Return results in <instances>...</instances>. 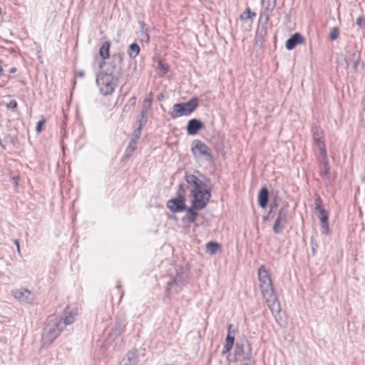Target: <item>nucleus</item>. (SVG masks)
Wrapping results in <instances>:
<instances>
[{"label": "nucleus", "instance_id": "1", "mask_svg": "<svg viewBox=\"0 0 365 365\" xmlns=\"http://www.w3.org/2000/svg\"><path fill=\"white\" fill-rule=\"evenodd\" d=\"M258 279L262 295L272 314L277 317L281 312V305L274 292L270 275L263 265L258 269Z\"/></svg>", "mask_w": 365, "mask_h": 365}, {"label": "nucleus", "instance_id": "2", "mask_svg": "<svg viewBox=\"0 0 365 365\" xmlns=\"http://www.w3.org/2000/svg\"><path fill=\"white\" fill-rule=\"evenodd\" d=\"M185 181L193 187L191 191L194 199L192 204L195 208L203 209L211 197V187L199 180L193 174L186 173L185 175Z\"/></svg>", "mask_w": 365, "mask_h": 365}, {"label": "nucleus", "instance_id": "3", "mask_svg": "<svg viewBox=\"0 0 365 365\" xmlns=\"http://www.w3.org/2000/svg\"><path fill=\"white\" fill-rule=\"evenodd\" d=\"M102 69V72L97 76L96 83L102 94L108 96L114 91L121 75V69L118 65L108 66Z\"/></svg>", "mask_w": 365, "mask_h": 365}, {"label": "nucleus", "instance_id": "4", "mask_svg": "<svg viewBox=\"0 0 365 365\" xmlns=\"http://www.w3.org/2000/svg\"><path fill=\"white\" fill-rule=\"evenodd\" d=\"M63 329L62 317L51 316L42 334V345L43 346H50L59 336Z\"/></svg>", "mask_w": 365, "mask_h": 365}, {"label": "nucleus", "instance_id": "5", "mask_svg": "<svg viewBox=\"0 0 365 365\" xmlns=\"http://www.w3.org/2000/svg\"><path fill=\"white\" fill-rule=\"evenodd\" d=\"M197 106L198 99L197 98H192L186 103L174 104L173 110L170 114L173 118L182 115H189L197 108Z\"/></svg>", "mask_w": 365, "mask_h": 365}, {"label": "nucleus", "instance_id": "6", "mask_svg": "<svg viewBox=\"0 0 365 365\" xmlns=\"http://www.w3.org/2000/svg\"><path fill=\"white\" fill-rule=\"evenodd\" d=\"M99 54L103 60L99 65L101 68H107L108 66H113L118 65L120 66L123 61V57L120 53H115L110 58V47H100Z\"/></svg>", "mask_w": 365, "mask_h": 365}, {"label": "nucleus", "instance_id": "7", "mask_svg": "<svg viewBox=\"0 0 365 365\" xmlns=\"http://www.w3.org/2000/svg\"><path fill=\"white\" fill-rule=\"evenodd\" d=\"M192 153L195 158L205 157L207 161L212 160V155L210 149L203 142L199 140H195L192 142Z\"/></svg>", "mask_w": 365, "mask_h": 365}, {"label": "nucleus", "instance_id": "8", "mask_svg": "<svg viewBox=\"0 0 365 365\" xmlns=\"http://www.w3.org/2000/svg\"><path fill=\"white\" fill-rule=\"evenodd\" d=\"M236 356L245 362H251L252 357V347L248 341H245L240 346L237 347Z\"/></svg>", "mask_w": 365, "mask_h": 365}, {"label": "nucleus", "instance_id": "9", "mask_svg": "<svg viewBox=\"0 0 365 365\" xmlns=\"http://www.w3.org/2000/svg\"><path fill=\"white\" fill-rule=\"evenodd\" d=\"M288 210L286 207H282L277 216L273 225V231L276 234L281 233L285 224L287 222Z\"/></svg>", "mask_w": 365, "mask_h": 365}, {"label": "nucleus", "instance_id": "10", "mask_svg": "<svg viewBox=\"0 0 365 365\" xmlns=\"http://www.w3.org/2000/svg\"><path fill=\"white\" fill-rule=\"evenodd\" d=\"M13 296L22 303H31L34 299V295L31 291L26 289H17L12 291Z\"/></svg>", "mask_w": 365, "mask_h": 365}, {"label": "nucleus", "instance_id": "11", "mask_svg": "<svg viewBox=\"0 0 365 365\" xmlns=\"http://www.w3.org/2000/svg\"><path fill=\"white\" fill-rule=\"evenodd\" d=\"M167 207L173 212H181L185 210V197L177 195V197L170 200L167 202Z\"/></svg>", "mask_w": 365, "mask_h": 365}, {"label": "nucleus", "instance_id": "12", "mask_svg": "<svg viewBox=\"0 0 365 365\" xmlns=\"http://www.w3.org/2000/svg\"><path fill=\"white\" fill-rule=\"evenodd\" d=\"M203 123L195 118L188 121L187 125V132L189 135H194L197 133L198 130L203 128Z\"/></svg>", "mask_w": 365, "mask_h": 365}, {"label": "nucleus", "instance_id": "13", "mask_svg": "<svg viewBox=\"0 0 365 365\" xmlns=\"http://www.w3.org/2000/svg\"><path fill=\"white\" fill-rule=\"evenodd\" d=\"M141 135L140 128L135 129L133 134V138L126 148V155L130 156L136 150V143Z\"/></svg>", "mask_w": 365, "mask_h": 365}, {"label": "nucleus", "instance_id": "14", "mask_svg": "<svg viewBox=\"0 0 365 365\" xmlns=\"http://www.w3.org/2000/svg\"><path fill=\"white\" fill-rule=\"evenodd\" d=\"M277 0H262V4L264 9L263 16H265V21L269 20V13L272 11L276 6Z\"/></svg>", "mask_w": 365, "mask_h": 365}, {"label": "nucleus", "instance_id": "15", "mask_svg": "<svg viewBox=\"0 0 365 365\" xmlns=\"http://www.w3.org/2000/svg\"><path fill=\"white\" fill-rule=\"evenodd\" d=\"M232 324H229L228 328H227L228 333H227V335L226 339H225L226 343L224 345L223 351H222L223 354H225V353L230 351L232 349L233 344H234L235 336L232 335L230 333V329H232Z\"/></svg>", "mask_w": 365, "mask_h": 365}, {"label": "nucleus", "instance_id": "16", "mask_svg": "<svg viewBox=\"0 0 365 365\" xmlns=\"http://www.w3.org/2000/svg\"><path fill=\"white\" fill-rule=\"evenodd\" d=\"M304 38L299 33H295L292 35L286 41L285 46H297V44H304Z\"/></svg>", "mask_w": 365, "mask_h": 365}, {"label": "nucleus", "instance_id": "17", "mask_svg": "<svg viewBox=\"0 0 365 365\" xmlns=\"http://www.w3.org/2000/svg\"><path fill=\"white\" fill-rule=\"evenodd\" d=\"M138 361V356L135 351H128L123 359L120 365H135Z\"/></svg>", "mask_w": 365, "mask_h": 365}, {"label": "nucleus", "instance_id": "18", "mask_svg": "<svg viewBox=\"0 0 365 365\" xmlns=\"http://www.w3.org/2000/svg\"><path fill=\"white\" fill-rule=\"evenodd\" d=\"M138 24H139V26L140 28V31L138 34V38H139L140 43H148V40H149V36L147 34L148 26L143 21H139Z\"/></svg>", "mask_w": 365, "mask_h": 365}, {"label": "nucleus", "instance_id": "19", "mask_svg": "<svg viewBox=\"0 0 365 365\" xmlns=\"http://www.w3.org/2000/svg\"><path fill=\"white\" fill-rule=\"evenodd\" d=\"M185 283V280L183 279L182 276H177L174 279H172L170 282H168V286L170 289H174L175 292L178 291V288L181 287Z\"/></svg>", "mask_w": 365, "mask_h": 365}, {"label": "nucleus", "instance_id": "20", "mask_svg": "<svg viewBox=\"0 0 365 365\" xmlns=\"http://www.w3.org/2000/svg\"><path fill=\"white\" fill-rule=\"evenodd\" d=\"M269 198V192L268 190L265 187H263L260 190L259 196H258V202L259 205L264 208L267 205Z\"/></svg>", "mask_w": 365, "mask_h": 365}, {"label": "nucleus", "instance_id": "21", "mask_svg": "<svg viewBox=\"0 0 365 365\" xmlns=\"http://www.w3.org/2000/svg\"><path fill=\"white\" fill-rule=\"evenodd\" d=\"M153 101V93H150L149 96L144 99L142 104V109L140 113L147 114L151 107Z\"/></svg>", "mask_w": 365, "mask_h": 365}, {"label": "nucleus", "instance_id": "22", "mask_svg": "<svg viewBox=\"0 0 365 365\" xmlns=\"http://www.w3.org/2000/svg\"><path fill=\"white\" fill-rule=\"evenodd\" d=\"M220 248V245L216 242H209L206 245L207 252L210 255L216 254Z\"/></svg>", "mask_w": 365, "mask_h": 365}, {"label": "nucleus", "instance_id": "23", "mask_svg": "<svg viewBox=\"0 0 365 365\" xmlns=\"http://www.w3.org/2000/svg\"><path fill=\"white\" fill-rule=\"evenodd\" d=\"M77 315V311L76 310H72L68 312V314L63 319V325H70L72 324L74 321L75 318Z\"/></svg>", "mask_w": 365, "mask_h": 365}, {"label": "nucleus", "instance_id": "24", "mask_svg": "<svg viewBox=\"0 0 365 365\" xmlns=\"http://www.w3.org/2000/svg\"><path fill=\"white\" fill-rule=\"evenodd\" d=\"M315 144L318 147L320 151L321 155L323 157L324 159L327 158V152H326V147L325 143L322 138L319 139L317 138V140H314Z\"/></svg>", "mask_w": 365, "mask_h": 365}, {"label": "nucleus", "instance_id": "25", "mask_svg": "<svg viewBox=\"0 0 365 365\" xmlns=\"http://www.w3.org/2000/svg\"><path fill=\"white\" fill-rule=\"evenodd\" d=\"M315 144L318 147L320 151L321 155L323 157L324 159L327 158V152H326V147L325 143L322 138L319 139L317 138V140H314Z\"/></svg>", "mask_w": 365, "mask_h": 365}, {"label": "nucleus", "instance_id": "26", "mask_svg": "<svg viewBox=\"0 0 365 365\" xmlns=\"http://www.w3.org/2000/svg\"><path fill=\"white\" fill-rule=\"evenodd\" d=\"M197 208H195L192 205V207H190L187 210L189 215H187V218L189 222H194L195 221L197 216V212L195 210Z\"/></svg>", "mask_w": 365, "mask_h": 365}, {"label": "nucleus", "instance_id": "27", "mask_svg": "<svg viewBox=\"0 0 365 365\" xmlns=\"http://www.w3.org/2000/svg\"><path fill=\"white\" fill-rule=\"evenodd\" d=\"M256 16V13L252 12L249 8H247L246 10L240 15V19L243 21L252 19L253 17Z\"/></svg>", "mask_w": 365, "mask_h": 365}, {"label": "nucleus", "instance_id": "28", "mask_svg": "<svg viewBox=\"0 0 365 365\" xmlns=\"http://www.w3.org/2000/svg\"><path fill=\"white\" fill-rule=\"evenodd\" d=\"M146 115H147V114L140 113V117L137 120V123L138 124V127L136 129H140V131L142 130L143 126L144 125H145V123L147 122V116Z\"/></svg>", "mask_w": 365, "mask_h": 365}, {"label": "nucleus", "instance_id": "29", "mask_svg": "<svg viewBox=\"0 0 365 365\" xmlns=\"http://www.w3.org/2000/svg\"><path fill=\"white\" fill-rule=\"evenodd\" d=\"M312 133L314 140H317V138L321 139L323 138V131L318 127H314L312 128Z\"/></svg>", "mask_w": 365, "mask_h": 365}, {"label": "nucleus", "instance_id": "30", "mask_svg": "<svg viewBox=\"0 0 365 365\" xmlns=\"http://www.w3.org/2000/svg\"><path fill=\"white\" fill-rule=\"evenodd\" d=\"M318 212L320 214L319 220H320L321 222H325V221H328V219H329V212H328V211H327L324 209H322V210H319Z\"/></svg>", "mask_w": 365, "mask_h": 365}, {"label": "nucleus", "instance_id": "31", "mask_svg": "<svg viewBox=\"0 0 365 365\" xmlns=\"http://www.w3.org/2000/svg\"><path fill=\"white\" fill-rule=\"evenodd\" d=\"M140 52V47H129L128 55L130 58L136 57Z\"/></svg>", "mask_w": 365, "mask_h": 365}, {"label": "nucleus", "instance_id": "32", "mask_svg": "<svg viewBox=\"0 0 365 365\" xmlns=\"http://www.w3.org/2000/svg\"><path fill=\"white\" fill-rule=\"evenodd\" d=\"M339 29L336 27H333L330 31L329 38L331 40H335L339 37Z\"/></svg>", "mask_w": 365, "mask_h": 365}, {"label": "nucleus", "instance_id": "33", "mask_svg": "<svg viewBox=\"0 0 365 365\" xmlns=\"http://www.w3.org/2000/svg\"><path fill=\"white\" fill-rule=\"evenodd\" d=\"M314 205H315V210L317 211L324 209L322 205V201L320 197H319V196L314 200Z\"/></svg>", "mask_w": 365, "mask_h": 365}, {"label": "nucleus", "instance_id": "34", "mask_svg": "<svg viewBox=\"0 0 365 365\" xmlns=\"http://www.w3.org/2000/svg\"><path fill=\"white\" fill-rule=\"evenodd\" d=\"M356 25L361 29H365V17L360 16L357 18L356 21Z\"/></svg>", "mask_w": 365, "mask_h": 365}, {"label": "nucleus", "instance_id": "35", "mask_svg": "<svg viewBox=\"0 0 365 365\" xmlns=\"http://www.w3.org/2000/svg\"><path fill=\"white\" fill-rule=\"evenodd\" d=\"M329 222L325 221L322 222V232L324 235H328L329 233Z\"/></svg>", "mask_w": 365, "mask_h": 365}, {"label": "nucleus", "instance_id": "36", "mask_svg": "<svg viewBox=\"0 0 365 365\" xmlns=\"http://www.w3.org/2000/svg\"><path fill=\"white\" fill-rule=\"evenodd\" d=\"M135 102H136L135 97H132L131 98H130L128 103L124 107V110H125V109L127 108H128L129 109L131 108H133L135 105Z\"/></svg>", "mask_w": 365, "mask_h": 365}, {"label": "nucleus", "instance_id": "37", "mask_svg": "<svg viewBox=\"0 0 365 365\" xmlns=\"http://www.w3.org/2000/svg\"><path fill=\"white\" fill-rule=\"evenodd\" d=\"M186 193V187L185 185L180 184L179 185V190L178 191V196L185 197V195Z\"/></svg>", "mask_w": 365, "mask_h": 365}, {"label": "nucleus", "instance_id": "38", "mask_svg": "<svg viewBox=\"0 0 365 365\" xmlns=\"http://www.w3.org/2000/svg\"><path fill=\"white\" fill-rule=\"evenodd\" d=\"M158 68L160 70L162 75H165L168 71V67L161 61L158 62Z\"/></svg>", "mask_w": 365, "mask_h": 365}, {"label": "nucleus", "instance_id": "39", "mask_svg": "<svg viewBox=\"0 0 365 365\" xmlns=\"http://www.w3.org/2000/svg\"><path fill=\"white\" fill-rule=\"evenodd\" d=\"M45 123H46V120L44 118H43L42 120H39L37 123L36 130L38 133H40L42 131L43 125L45 124Z\"/></svg>", "mask_w": 365, "mask_h": 365}, {"label": "nucleus", "instance_id": "40", "mask_svg": "<svg viewBox=\"0 0 365 365\" xmlns=\"http://www.w3.org/2000/svg\"><path fill=\"white\" fill-rule=\"evenodd\" d=\"M323 166H324V168L323 175L327 176L328 174H329V163H328V161H327V158L324 159Z\"/></svg>", "mask_w": 365, "mask_h": 365}, {"label": "nucleus", "instance_id": "41", "mask_svg": "<svg viewBox=\"0 0 365 365\" xmlns=\"http://www.w3.org/2000/svg\"><path fill=\"white\" fill-rule=\"evenodd\" d=\"M16 106H17V103L16 102V101H11L7 104V108H9V109L15 108H16Z\"/></svg>", "mask_w": 365, "mask_h": 365}, {"label": "nucleus", "instance_id": "42", "mask_svg": "<svg viewBox=\"0 0 365 365\" xmlns=\"http://www.w3.org/2000/svg\"><path fill=\"white\" fill-rule=\"evenodd\" d=\"M312 252H313V254L314 255L315 251H316V247H317V245L316 243H314L312 240Z\"/></svg>", "mask_w": 365, "mask_h": 365}, {"label": "nucleus", "instance_id": "43", "mask_svg": "<svg viewBox=\"0 0 365 365\" xmlns=\"http://www.w3.org/2000/svg\"><path fill=\"white\" fill-rule=\"evenodd\" d=\"M16 71V68L13 67L10 69L9 73H14Z\"/></svg>", "mask_w": 365, "mask_h": 365}, {"label": "nucleus", "instance_id": "44", "mask_svg": "<svg viewBox=\"0 0 365 365\" xmlns=\"http://www.w3.org/2000/svg\"><path fill=\"white\" fill-rule=\"evenodd\" d=\"M78 76L79 77H81V78H82V77H83V76H84V72H83V71H79V72L78 73Z\"/></svg>", "mask_w": 365, "mask_h": 365}, {"label": "nucleus", "instance_id": "45", "mask_svg": "<svg viewBox=\"0 0 365 365\" xmlns=\"http://www.w3.org/2000/svg\"><path fill=\"white\" fill-rule=\"evenodd\" d=\"M14 244L16 245V248H18L19 247H20V245H19V240H14Z\"/></svg>", "mask_w": 365, "mask_h": 365}, {"label": "nucleus", "instance_id": "46", "mask_svg": "<svg viewBox=\"0 0 365 365\" xmlns=\"http://www.w3.org/2000/svg\"><path fill=\"white\" fill-rule=\"evenodd\" d=\"M4 76V70L2 66L0 65V76Z\"/></svg>", "mask_w": 365, "mask_h": 365}, {"label": "nucleus", "instance_id": "47", "mask_svg": "<svg viewBox=\"0 0 365 365\" xmlns=\"http://www.w3.org/2000/svg\"><path fill=\"white\" fill-rule=\"evenodd\" d=\"M230 333H231V334H232V335L235 336V330L234 329H232H232H230Z\"/></svg>", "mask_w": 365, "mask_h": 365}, {"label": "nucleus", "instance_id": "48", "mask_svg": "<svg viewBox=\"0 0 365 365\" xmlns=\"http://www.w3.org/2000/svg\"><path fill=\"white\" fill-rule=\"evenodd\" d=\"M102 46H110V43H109L108 42H107V41H105V42L102 44Z\"/></svg>", "mask_w": 365, "mask_h": 365}, {"label": "nucleus", "instance_id": "49", "mask_svg": "<svg viewBox=\"0 0 365 365\" xmlns=\"http://www.w3.org/2000/svg\"><path fill=\"white\" fill-rule=\"evenodd\" d=\"M130 46H138L137 43H131Z\"/></svg>", "mask_w": 365, "mask_h": 365}, {"label": "nucleus", "instance_id": "50", "mask_svg": "<svg viewBox=\"0 0 365 365\" xmlns=\"http://www.w3.org/2000/svg\"><path fill=\"white\" fill-rule=\"evenodd\" d=\"M17 252H18V253H19V254H20V252H21L20 247H19L17 248Z\"/></svg>", "mask_w": 365, "mask_h": 365}, {"label": "nucleus", "instance_id": "51", "mask_svg": "<svg viewBox=\"0 0 365 365\" xmlns=\"http://www.w3.org/2000/svg\"><path fill=\"white\" fill-rule=\"evenodd\" d=\"M243 365H251L250 362L247 363V362H245Z\"/></svg>", "mask_w": 365, "mask_h": 365}, {"label": "nucleus", "instance_id": "52", "mask_svg": "<svg viewBox=\"0 0 365 365\" xmlns=\"http://www.w3.org/2000/svg\"><path fill=\"white\" fill-rule=\"evenodd\" d=\"M294 48V47H287V48L288 50H292V49H293Z\"/></svg>", "mask_w": 365, "mask_h": 365}, {"label": "nucleus", "instance_id": "53", "mask_svg": "<svg viewBox=\"0 0 365 365\" xmlns=\"http://www.w3.org/2000/svg\"><path fill=\"white\" fill-rule=\"evenodd\" d=\"M160 98H162V96H158V99L160 100Z\"/></svg>", "mask_w": 365, "mask_h": 365}, {"label": "nucleus", "instance_id": "54", "mask_svg": "<svg viewBox=\"0 0 365 365\" xmlns=\"http://www.w3.org/2000/svg\"><path fill=\"white\" fill-rule=\"evenodd\" d=\"M160 98H162V96H158V99L160 100Z\"/></svg>", "mask_w": 365, "mask_h": 365}]
</instances>
